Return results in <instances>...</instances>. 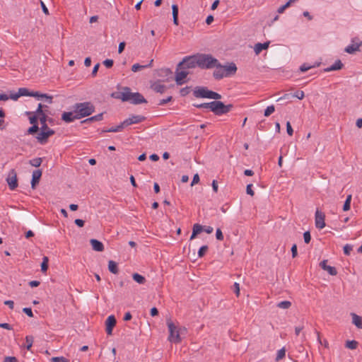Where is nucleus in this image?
I'll return each mask as SVG.
<instances>
[{"instance_id": "34", "label": "nucleus", "mask_w": 362, "mask_h": 362, "mask_svg": "<svg viewBox=\"0 0 362 362\" xmlns=\"http://www.w3.org/2000/svg\"><path fill=\"white\" fill-rule=\"evenodd\" d=\"M193 106L197 107V108H199V109L209 108L211 111L212 102L204 103H201V104H193Z\"/></svg>"}, {"instance_id": "2", "label": "nucleus", "mask_w": 362, "mask_h": 362, "mask_svg": "<svg viewBox=\"0 0 362 362\" xmlns=\"http://www.w3.org/2000/svg\"><path fill=\"white\" fill-rule=\"evenodd\" d=\"M72 109L78 119L91 115L95 110L91 102L76 103L72 106Z\"/></svg>"}, {"instance_id": "14", "label": "nucleus", "mask_w": 362, "mask_h": 362, "mask_svg": "<svg viewBox=\"0 0 362 362\" xmlns=\"http://www.w3.org/2000/svg\"><path fill=\"white\" fill-rule=\"evenodd\" d=\"M62 119L66 123H70L78 118L73 110L72 112H64L62 115Z\"/></svg>"}, {"instance_id": "15", "label": "nucleus", "mask_w": 362, "mask_h": 362, "mask_svg": "<svg viewBox=\"0 0 362 362\" xmlns=\"http://www.w3.org/2000/svg\"><path fill=\"white\" fill-rule=\"evenodd\" d=\"M214 67H216V69L214 70V73H213V76L214 77L215 79L216 80H220L221 78H223V77H226V73H225V70L223 69V66H222L220 63H219V66H215Z\"/></svg>"}, {"instance_id": "16", "label": "nucleus", "mask_w": 362, "mask_h": 362, "mask_svg": "<svg viewBox=\"0 0 362 362\" xmlns=\"http://www.w3.org/2000/svg\"><path fill=\"white\" fill-rule=\"evenodd\" d=\"M327 260H326V259L322 261L320 263V267L322 269L327 271L330 275L336 276L337 274V271L336 268L334 267L328 266L327 264Z\"/></svg>"}, {"instance_id": "22", "label": "nucleus", "mask_w": 362, "mask_h": 362, "mask_svg": "<svg viewBox=\"0 0 362 362\" xmlns=\"http://www.w3.org/2000/svg\"><path fill=\"white\" fill-rule=\"evenodd\" d=\"M146 103H147V100L145 99V98L143 96L142 94H141L139 92L134 93V97L133 98L132 104L139 105V104Z\"/></svg>"}, {"instance_id": "39", "label": "nucleus", "mask_w": 362, "mask_h": 362, "mask_svg": "<svg viewBox=\"0 0 362 362\" xmlns=\"http://www.w3.org/2000/svg\"><path fill=\"white\" fill-rule=\"evenodd\" d=\"M42 162V158H35L30 160L29 163L34 167H39Z\"/></svg>"}, {"instance_id": "48", "label": "nucleus", "mask_w": 362, "mask_h": 362, "mask_svg": "<svg viewBox=\"0 0 362 362\" xmlns=\"http://www.w3.org/2000/svg\"><path fill=\"white\" fill-rule=\"evenodd\" d=\"M352 250H353V247L349 244H346L344 247V252L346 255H349L351 252L352 251Z\"/></svg>"}, {"instance_id": "59", "label": "nucleus", "mask_w": 362, "mask_h": 362, "mask_svg": "<svg viewBox=\"0 0 362 362\" xmlns=\"http://www.w3.org/2000/svg\"><path fill=\"white\" fill-rule=\"evenodd\" d=\"M23 313H25L28 316L32 317L33 316L32 309L30 308H24L23 309Z\"/></svg>"}, {"instance_id": "64", "label": "nucleus", "mask_w": 362, "mask_h": 362, "mask_svg": "<svg viewBox=\"0 0 362 362\" xmlns=\"http://www.w3.org/2000/svg\"><path fill=\"white\" fill-rule=\"evenodd\" d=\"M4 362H18V361L15 357L8 356L5 358Z\"/></svg>"}, {"instance_id": "5", "label": "nucleus", "mask_w": 362, "mask_h": 362, "mask_svg": "<svg viewBox=\"0 0 362 362\" xmlns=\"http://www.w3.org/2000/svg\"><path fill=\"white\" fill-rule=\"evenodd\" d=\"M212 90L205 86H196L193 90V95L197 98L211 99Z\"/></svg>"}, {"instance_id": "1", "label": "nucleus", "mask_w": 362, "mask_h": 362, "mask_svg": "<svg viewBox=\"0 0 362 362\" xmlns=\"http://www.w3.org/2000/svg\"><path fill=\"white\" fill-rule=\"evenodd\" d=\"M167 326L169 331V336L168 339L170 342L174 344H179L182 341V336L186 333V329L184 327H180L175 324L170 320H167Z\"/></svg>"}, {"instance_id": "31", "label": "nucleus", "mask_w": 362, "mask_h": 362, "mask_svg": "<svg viewBox=\"0 0 362 362\" xmlns=\"http://www.w3.org/2000/svg\"><path fill=\"white\" fill-rule=\"evenodd\" d=\"M132 278L136 282H137L139 284H144L146 282L145 277L138 273L133 274Z\"/></svg>"}, {"instance_id": "6", "label": "nucleus", "mask_w": 362, "mask_h": 362, "mask_svg": "<svg viewBox=\"0 0 362 362\" xmlns=\"http://www.w3.org/2000/svg\"><path fill=\"white\" fill-rule=\"evenodd\" d=\"M122 90V92L117 93L118 95L116 98L121 99L123 102H130L132 103L134 93L131 92V88L129 87H124Z\"/></svg>"}, {"instance_id": "36", "label": "nucleus", "mask_w": 362, "mask_h": 362, "mask_svg": "<svg viewBox=\"0 0 362 362\" xmlns=\"http://www.w3.org/2000/svg\"><path fill=\"white\" fill-rule=\"evenodd\" d=\"M291 306V303L289 300L281 301L277 304V307L281 309H288Z\"/></svg>"}, {"instance_id": "41", "label": "nucleus", "mask_w": 362, "mask_h": 362, "mask_svg": "<svg viewBox=\"0 0 362 362\" xmlns=\"http://www.w3.org/2000/svg\"><path fill=\"white\" fill-rule=\"evenodd\" d=\"M275 111V107L274 105H272L270 106H268L264 112V117H269Z\"/></svg>"}, {"instance_id": "33", "label": "nucleus", "mask_w": 362, "mask_h": 362, "mask_svg": "<svg viewBox=\"0 0 362 362\" xmlns=\"http://www.w3.org/2000/svg\"><path fill=\"white\" fill-rule=\"evenodd\" d=\"M32 95V91L29 90L26 88H20L18 89V95L21 96H30Z\"/></svg>"}, {"instance_id": "20", "label": "nucleus", "mask_w": 362, "mask_h": 362, "mask_svg": "<svg viewBox=\"0 0 362 362\" xmlns=\"http://www.w3.org/2000/svg\"><path fill=\"white\" fill-rule=\"evenodd\" d=\"M344 67V64L341 62L340 59H337L335 62L330 66L324 69L325 72H329L332 71L340 70Z\"/></svg>"}, {"instance_id": "18", "label": "nucleus", "mask_w": 362, "mask_h": 362, "mask_svg": "<svg viewBox=\"0 0 362 362\" xmlns=\"http://www.w3.org/2000/svg\"><path fill=\"white\" fill-rule=\"evenodd\" d=\"M226 77L234 75L237 71V66L235 63L231 62L228 66H224Z\"/></svg>"}, {"instance_id": "51", "label": "nucleus", "mask_w": 362, "mask_h": 362, "mask_svg": "<svg viewBox=\"0 0 362 362\" xmlns=\"http://www.w3.org/2000/svg\"><path fill=\"white\" fill-rule=\"evenodd\" d=\"M303 238L305 243L308 244L310 242L311 236L309 231H306L303 233Z\"/></svg>"}, {"instance_id": "32", "label": "nucleus", "mask_w": 362, "mask_h": 362, "mask_svg": "<svg viewBox=\"0 0 362 362\" xmlns=\"http://www.w3.org/2000/svg\"><path fill=\"white\" fill-rule=\"evenodd\" d=\"M48 119L47 116H42L40 117V122L41 124V128L40 130H46V129H51L47 124V121Z\"/></svg>"}, {"instance_id": "49", "label": "nucleus", "mask_w": 362, "mask_h": 362, "mask_svg": "<svg viewBox=\"0 0 362 362\" xmlns=\"http://www.w3.org/2000/svg\"><path fill=\"white\" fill-rule=\"evenodd\" d=\"M208 250V247L206 245H204L201 247L198 251V255L199 257H202L206 253V252Z\"/></svg>"}, {"instance_id": "29", "label": "nucleus", "mask_w": 362, "mask_h": 362, "mask_svg": "<svg viewBox=\"0 0 362 362\" xmlns=\"http://www.w3.org/2000/svg\"><path fill=\"white\" fill-rule=\"evenodd\" d=\"M153 62V59H151L150 61V62L148 64H146V65H140L139 64H134L132 66V71H134V72H136V71H138L139 70H141L143 69H145V68H147V67H151L152 66Z\"/></svg>"}, {"instance_id": "55", "label": "nucleus", "mask_w": 362, "mask_h": 362, "mask_svg": "<svg viewBox=\"0 0 362 362\" xmlns=\"http://www.w3.org/2000/svg\"><path fill=\"white\" fill-rule=\"evenodd\" d=\"M246 192L247 194H250L251 196H253L255 192L254 191L252 190V184H248L247 185V187H246Z\"/></svg>"}, {"instance_id": "9", "label": "nucleus", "mask_w": 362, "mask_h": 362, "mask_svg": "<svg viewBox=\"0 0 362 362\" xmlns=\"http://www.w3.org/2000/svg\"><path fill=\"white\" fill-rule=\"evenodd\" d=\"M224 103L219 100L212 101L211 112L216 115H221L224 114Z\"/></svg>"}, {"instance_id": "23", "label": "nucleus", "mask_w": 362, "mask_h": 362, "mask_svg": "<svg viewBox=\"0 0 362 362\" xmlns=\"http://www.w3.org/2000/svg\"><path fill=\"white\" fill-rule=\"evenodd\" d=\"M126 124L124 122H121L119 125L116 127H112L109 129H105L102 130V133H106V132H118L122 131L125 127Z\"/></svg>"}, {"instance_id": "37", "label": "nucleus", "mask_w": 362, "mask_h": 362, "mask_svg": "<svg viewBox=\"0 0 362 362\" xmlns=\"http://www.w3.org/2000/svg\"><path fill=\"white\" fill-rule=\"evenodd\" d=\"M48 262H49L48 257L47 256H45L42 258V262L41 264V271L42 272H46L47 271V269H48Z\"/></svg>"}, {"instance_id": "19", "label": "nucleus", "mask_w": 362, "mask_h": 362, "mask_svg": "<svg viewBox=\"0 0 362 362\" xmlns=\"http://www.w3.org/2000/svg\"><path fill=\"white\" fill-rule=\"evenodd\" d=\"M47 107H48L47 105H43L42 104L39 103L35 112H27L26 114L27 115H31V114L37 115L39 118H40V117L47 116L45 113V110H44V108H47Z\"/></svg>"}, {"instance_id": "17", "label": "nucleus", "mask_w": 362, "mask_h": 362, "mask_svg": "<svg viewBox=\"0 0 362 362\" xmlns=\"http://www.w3.org/2000/svg\"><path fill=\"white\" fill-rule=\"evenodd\" d=\"M42 173L41 170H36L33 171L31 180V185L33 189H34L36 185L39 183Z\"/></svg>"}, {"instance_id": "4", "label": "nucleus", "mask_w": 362, "mask_h": 362, "mask_svg": "<svg viewBox=\"0 0 362 362\" xmlns=\"http://www.w3.org/2000/svg\"><path fill=\"white\" fill-rule=\"evenodd\" d=\"M197 59V55L185 57L182 62L177 64V69H194L198 66V64L196 63Z\"/></svg>"}, {"instance_id": "44", "label": "nucleus", "mask_w": 362, "mask_h": 362, "mask_svg": "<svg viewBox=\"0 0 362 362\" xmlns=\"http://www.w3.org/2000/svg\"><path fill=\"white\" fill-rule=\"evenodd\" d=\"M50 362H69V360L64 356L52 357L50 358Z\"/></svg>"}, {"instance_id": "38", "label": "nucleus", "mask_w": 362, "mask_h": 362, "mask_svg": "<svg viewBox=\"0 0 362 362\" xmlns=\"http://www.w3.org/2000/svg\"><path fill=\"white\" fill-rule=\"evenodd\" d=\"M25 348L27 350L30 351L33 344V337L32 336H26L25 337Z\"/></svg>"}, {"instance_id": "45", "label": "nucleus", "mask_w": 362, "mask_h": 362, "mask_svg": "<svg viewBox=\"0 0 362 362\" xmlns=\"http://www.w3.org/2000/svg\"><path fill=\"white\" fill-rule=\"evenodd\" d=\"M30 116L29 117V121H30V123L33 125L36 124V125H38V119H39V117H37V115H33V114H31L30 115Z\"/></svg>"}, {"instance_id": "54", "label": "nucleus", "mask_w": 362, "mask_h": 362, "mask_svg": "<svg viewBox=\"0 0 362 362\" xmlns=\"http://www.w3.org/2000/svg\"><path fill=\"white\" fill-rule=\"evenodd\" d=\"M190 92V87H185V88H183L180 90V95L182 96H185L187 95H188Z\"/></svg>"}, {"instance_id": "28", "label": "nucleus", "mask_w": 362, "mask_h": 362, "mask_svg": "<svg viewBox=\"0 0 362 362\" xmlns=\"http://www.w3.org/2000/svg\"><path fill=\"white\" fill-rule=\"evenodd\" d=\"M352 317V322L358 328L362 329V318L359 315L353 313L351 314Z\"/></svg>"}, {"instance_id": "42", "label": "nucleus", "mask_w": 362, "mask_h": 362, "mask_svg": "<svg viewBox=\"0 0 362 362\" xmlns=\"http://www.w3.org/2000/svg\"><path fill=\"white\" fill-rule=\"evenodd\" d=\"M39 129H40V128H39L38 125H36L34 124V125L32 124V126L28 128L27 133L28 134L33 135V134H36L39 131Z\"/></svg>"}, {"instance_id": "62", "label": "nucleus", "mask_w": 362, "mask_h": 362, "mask_svg": "<svg viewBox=\"0 0 362 362\" xmlns=\"http://www.w3.org/2000/svg\"><path fill=\"white\" fill-rule=\"evenodd\" d=\"M222 98L221 95L212 90L211 99L219 100Z\"/></svg>"}, {"instance_id": "43", "label": "nucleus", "mask_w": 362, "mask_h": 362, "mask_svg": "<svg viewBox=\"0 0 362 362\" xmlns=\"http://www.w3.org/2000/svg\"><path fill=\"white\" fill-rule=\"evenodd\" d=\"M285 355H286V350H285V349L282 348V349H279L277 351L276 361H278L284 358L285 357Z\"/></svg>"}, {"instance_id": "24", "label": "nucleus", "mask_w": 362, "mask_h": 362, "mask_svg": "<svg viewBox=\"0 0 362 362\" xmlns=\"http://www.w3.org/2000/svg\"><path fill=\"white\" fill-rule=\"evenodd\" d=\"M361 44H362L361 42H360L359 43L351 44V45H348L345 48L344 50H345L346 52H347L349 54H354L356 51L359 50V47L361 46Z\"/></svg>"}, {"instance_id": "50", "label": "nucleus", "mask_w": 362, "mask_h": 362, "mask_svg": "<svg viewBox=\"0 0 362 362\" xmlns=\"http://www.w3.org/2000/svg\"><path fill=\"white\" fill-rule=\"evenodd\" d=\"M315 66H308L307 64H302L300 66V71H302V72H305V71H308L309 69H310L311 68L313 67H315Z\"/></svg>"}, {"instance_id": "25", "label": "nucleus", "mask_w": 362, "mask_h": 362, "mask_svg": "<svg viewBox=\"0 0 362 362\" xmlns=\"http://www.w3.org/2000/svg\"><path fill=\"white\" fill-rule=\"evenodd\" d=\"M269 42H266L264 43H257L255 45V52L256 54H259L262 50L267 49L269 47Z\"/></svg>"}, {"instance_id": "27", "label": "nucleus", "mask_w": 362, "mask_h": 362, "mask_svg": "<svg viewBox=\"0 0 362 362\" xmlns=\"http://www.w3.org/2000/svg\"><path fill=\"white\" fill-rule=\"evenodd\" d=\"M151 88L155 92L160 93H164L166 88L165 86L161 84L160 82H155L152 84Z\"/></svg>"}, {"instance_id": "57", "label": "nucleus", "mask_w": 362, "mask_h": 362, "mask_svg": "<svg viewBox=\"0 0 362 362\" xmlns=\"http://www.w3.org/2000/svg\"><path fill=\"white\" fill-rule=\"evenodd\" d=\"M173 99V97L172 96H169L167 98L165 99H162L160 100L158 105H165L166 103H168V102L171 101Z\"/></svg>"}, {"instance_id": "30", "label": "nucleus", "mask_w": 362, "mask_h": 362, "mask_svg": "<svg viewBox=\"0 0 362 362\" xmlns=\"http://www.w3.org/2000/svg\"><path fill=\"white\" fill-rule=\"evenodd\" d=\"M108 269L115 274H117L119 271L117 263L112 260H110L108 262Z\"/></svg>"}, {"instance_id": "52", "label": "nucleus", "mask_w": 362, "mask_h": 362, "mask_svg": "<svg viewBox=\"0 0 362 362\" xmlns=\"http://www.w3.org/2000/svg\"><path fill=\"white\" fill-rule=\"evenodd\" d=\"M304 92L302 90H298L294 93V95H293V97L297 98L300 100H302L304 98Z\"/></svg>"}, {"instance_id": "10", "label": "nucleus", "mask_w": 362, "mask_h": 362, "mask_svg": "<svg viewBox=\"0 0 362 362\" xmlns=\"http://www.w3.org/2000/svg\"><path fill=\"white\" fill-rule=\"evenodd\" d=\"M325 216L324 213L317 209L315 212V226L319 229H322L325 226Z\"/></svg>"}, {"instance_id": "56", "label": "nucleus", "mask_w": 362, "mask_h": 362, "mask_svg": "<svg viewBox=\"0 0 362 362\" xmlns=\"http://www.w3.org/2000/svg\"><path fill=\"white\" fill-rule=\"evenodd\" d=\"M41 98H46L49 104H52L53 102L52 101L53 97L51 95H49L46 93H42Z\"/></svg>"}, {"instance_id": "3", "label": "nucleus", "mask_w": 362, "mask_h": 362, "mask_svg": "<svg viewBox=\"0 0 362 362\" xmlns=\"http://www.w3.org/2000/svg\"><path fill=\"white\" fill-rule=\"evenodd\" d=\"M197 57L196 63L198 64V66L202 69H212L215 66H219L218 60L214 58L211 54H197Z\"/></svg>"}, {"instance_id": "60", "label": "nucleus", "mask_w": 362, "mask_h": 362, "mask_svg": "<svg viewBox=\"0 0 362 362\" xmlns=\"http://www.w3.org/2000/svg\"><path fill=\"white\" fill-rule=\"evenodd\" d=\"M172 10H173V16H178V6L176 4H173L172 6Z\"/></svg>"}, {"instance_id": "7", "label": "nucleus", "mask_w": 362, "mask_h": 362, "mask_svg": "<svg viewBox=\"0 0 362 362\" xmlns=\"http://www.w3.org/2000/svg\"><path fill=\"white\" fill-rule=\"evenodd\" d=\"M55 132L53 129L41 130L36 136L37 141L41 144H45L49 136L54 135Z\"/></svg>"}, {"instance_id": "61", "label": "nucleus", "mask_w": 362, "mask_h": 362, "mask_svg": "<svg viewBox=\"0 0 362 362\" xmlns=\"http://www.w3.org/2000/svg\"><path fill=\"white\" fill-rule=\"evenodd\" d=\"M13 100H17L21 96L18 95V91L17 93H11L8 96Z\"/></svg>"}, {"instance_id": "35", "label": "nucleus", "mask_w": 362, "mask_h": 362, "mask_svg": "<svg viewBox=\"0 0 362 362\" xmlns=\"http://www.w3.org/2000/svg\"><path fill=\"white\" fill-rule=\"evenodd\" d=\"M172 74V71L168 68L161 69L158 71V76H169Z\"/></svg>"}, {"instance_id": "13", "label": "nucleus", "mask_w": 362, "mask_h": 362, "mask_svg": "<svg viewBox=\"0 0 362 362\" xmlns=\"http://www.w3.org/2000/svg\"><path fill=\"white\" fill-rule=\"evenodd\" d=\"M180 69H176L175 72V81L177 85L181 86L185 83L184 79L187 76L188 72L184 70L179 71Z\"/></svg>"}, {"instance_id": "53", "label": "nucleus", "mask_w": 362, "mask_h": 362, "mask_svg": "<svg viewBox=\"0 0 362 362\" xmlns=\"http://www.w3.org/2000/svg\"><path fill=\"white\" fill-rule=\"evenodd\" d=\"M286 132L289 136H292L293 134V128L291 127L290 122H286Z\"/></svg>"}, {"instance_id": "8", "label": "nucleus", "mask_w": 362, "mask_h": 362, "mask_svg": "<svg viewBox=\"0 0 362 362\" xmlns=\"http://www.w3.org/2000/svg\"><path fill=\"white\" fill-rule=\"evenodd\" d=\"M6 180L11 189H14L18 187L17 174L14 169L10 170Z\"/></svg>"}, {"instance_id": "12", "label": "nucleus", "mask_w": 362, "mask_h": 362, "mask_svg": "<svg viewBox=\"0 0 362 362\" xmlns=\"http://www.w3.org/2000/svg\"><path fill=\"white\" fill-rule=\"evenodd\" d=\"M106 332L107 334L111 335L112 333L113 327L116 325V319L114 315H110L107 317L106 322Z\"/></svg>"}, {"instance_id": "11", "label": "nucleus", "mask_w": 362, "mask_h": 362, "mask_svg": "<svg viewBox=\"0 0 362 362\" xmlns=\"http://www.w3.org/2000/svg\"><path fill=\"white\" fill-rule=\"evenodd\" d=\"M146 119V117L143 115H132L129 118L126 119L124 122L126 126H129L134 124H139L144 122Z\"/></svg>"}, {"instance_id": "26", "label": "nucleus", "mask_w": 362, "mask_h": 362, "mask_svg": "<svg viewBox=\"0 0 362 362\" xmlns=\"http://www.w3.org/2000/svg\"><path fill=\"white\" fill-rule=\"evenodd\" d=\"M103 114H104L103 112H101L95 116L85 119L84 120L81 121V123L85 124V123H90L92 122H95V121H101L103 119Z\"/></svg>"}, {"instance_id": "47", "label": "nucleus", "mask_w": 362, "mask_h": 362, "mask_svg": "<svg viewBox=\"0 0 362 362\" xmlns=\"http://www.w3.org/2000/svg\"><path fill=\"white\" fill-rule=\"evenodd\" d=\"M103 64L108 69L112 67L114 62L112 59H107L103 61Z\"/></svg>"}, {"instance_id": "46", "label": "nucleus", "mask_w": 362, "mask_h": 362, "mask_svg": "<svg viewBox=\"0 0 362 362\" xmlns=\"http://www.w3.org/2000/svg\"><path fill=\"white\" fill-rule=\"evenodd\" d=\"M203 230V227L199 225V223H195L193 226V232L196 233L197 235L200 233Z\"/></svg>"}, {"instance_id": "21", "label": "nucleus", "mask_w": 362, "mask_h": 362, "mask_svg": "<svg viewBox=\"0 0 362 362\" xmlns=\"http://www.w3.org/2000/svg\"><path fill=\"white\" fill-rule=\"evenodd\" d=\"M90 243L91 245L93 250L97 251V252H102L104 250V245L99 240H95V239H91L90 240Z\"/></svg>"}, {"instance_id": "58", "label": "nucleus", "mask_w": 362, "mask_h": 362, "mask_svg": "<svg viewBox=\"0 0 362 362\" xmlns=\"http://www.w3.org/2000/svg\"><path fill=\"white\" fill-rule=\"evenodd\" d=\"M216 238L218 240H223V233H222V232H221L220 228H218L216 230Z\"/></svg>"}, {"instance_id": "63", "label": "nucleus", "mask_w": 362, "mask_h": 362, "mask_svg": "<svg viewBox=\"0 0 362 362\" xmlns=\"http://www.w3.org/2000/svg\"><path fill=\"white\" fill-rule=\"evenodd\" d=\"M233 107V105L232 104H228V105L224 104V107H223L224 114L229 112Z\"/></svg>"}, {"instance_id": "40", "label": "nucleus", "mask_w": 362, "mask_h": 362, "mask_svg": "<svg viewBox=\"0 0 362 362\" xmlns=\"http://www.w3.org/2000/svg\"><path fill=\"white\" fill-rule=\"evenodd\" d=\"M358 346V342L355 340L347 341L346 343V347L349 349H356Z\"/></svg>"}]
</instances>
